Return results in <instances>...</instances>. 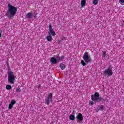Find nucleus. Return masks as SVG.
Instances as JSON below:
<instances>
[{
	"instance_id": "nucleus-1",
	"label": "nucleus",
	"mask_w": 124,
	"mask_h": 124,
	"mask_svg": "<svg viewBox=\"0 0 124 124\" xmlns=\"http://www.w3.org/2000/svg\"><path fill=\"white\" fill-rule=\"evenodd\" d=\"M17 14V7L8 3V9L5 14V16H7L9 19L14 18L15 15Z\"/></svg>"
},
{
	"instance_id": "nucleus-2",
	"label": "nucleus",
	"mask_w": 124,
	"mask_h": 124,
	"mask_svg": "<svg viewBox=\"0 0 124 124\" xmlns=\"http://www.w3.org/2000/svg\"><path fill=\"white\" fill-rule=\"evenodd\" d=\"M6 63L7 64L8 71V82L10 83V84H14V81H15V79H16V76L14 75V73L11 71L10 69V67L9 66V63L8 62H6Z\"/></svg>"
},
{
	"instance_id": "nucleus-3",
	"label": "nucleus",
	"mask_w": 124,
	"mask_h": 124,
	"mask_svg": "<svg viewBox=\"0 0 124 124\" xmlns=\"http://www.w3.org/2000/svg\"><path fill=\"white\" fill-rule=\"evenodd\" d=\"M100 96V95H99L98 93H95L94 94L92 95L91 96L92 100L94 102H102V103H103V102H105L106 100L103 98V97L99 98Z\"/></svg>"
},
{
	"instance_id": "nucleus-4",
	"label": "nucleus",
	"mask_w": 124,
	"mask_h": 124,
	"mask_svg": "<svg viewBox=\"0 0 124 124\" xmlns=\"http://www.w3.org/2000/svg\"><path fill=\"white\" fill-rule=\"evenodd\" d=\"M103 75L104 76H112L113 75V71H112V67L109 66L108 68L106 69L103 72Z\"/></svg>"
},
{
	"instance_id": "nucleus-5",
	"label": "nucleus",
	"mask_w": 124,
	"mask_h": 124,
	"mask_svg": "<svg viewBox=\"0 0 124 124\" xmlns=\"http://www.w3.org/2000/svg\"><path fill=\"white\" fill-rule=\"evenodd\" d=\"M82 59L86 63H89L92 62V58L89 55V53L87 51L84 53Z\"/></svg>"
},
{
	"instance_id": "nucleus-6",
	"label": "nucleus",
	"mask_w": 124,
	"mask_h": 124,
	"mask_svg": "<svg viewBox=\"0 0 124 124\" xmlns=\"http://www.w3.org/2000/svg\"><path fill=\"white\" fill-rule=\"evenodd\" d=\"M51 102H53V96L52 93H50L48 96L46 97L45 103L47 105H49Z\"/></svg>"
},
{
	"instance_id": "nucleus-7",
	"label": "nucleus",
	"mask_w": 124,
	"mask_h": 124,
	"mask_svg": "<svg viewBox=\"0 0 124 124\" xmlns=\"http://www.w3.org/2000/svg\"><path fill=\"white\" fill-rule=\"evenodd\" d=\"M77 120L78 123H81L84 120V117L81 113H78L77 115Z\"/></svg>"
},
{
	"instance_id": "nucleus-8",
	"label": "nucleus",
	"mask_w": 124,
	"mask_h": 124,
	"mask_svg": "<svg viewBox=\"0 0 124 124\" xmlns=\"http://www.w3.org/2000/svg\"><path fill=\"white\" fill-rule=\"evenodd\" d=\"M55 58L54 57L51 58V59L50 60V62H51V64H57V63H58V62H59V60H58V59H57L56 56H55Z\"/></svg>"
},
{
	"instance_id": "nucleus-9",
	"label": "nucleus",
	"mask_w": 124,
	"mask_h": 124,
	"mask_svg": "<svg viewBox=\"0 0 124 124\" xmlns=\"http://www.w3.org/2000/svg\"><path fill=\"white\" fill-rule=\"evenodd\" d=\"M48 28L50 31L49 33H50V34H51V35L53 36L56 35V32H55V31H54V30H53V28H52V25L50 24L48 26Z\"/></svg>"
},
{
	"instance_id": "nucleus-10",
	"label": "nucleus",
	"mask_w": 124,
	"mask_h": 124,
	"mask_svg": "<svg viewBox=\"0 0 124 124\" xmlns=\"http://www.w3.org/2000/svg\"><path fill=\"white\" fill-rule=\"evenodd\" d=\"M56 58L57 60H58V62H60V61H63V59H64V56H62L61 57H60L59 54H57L56 55Z\"/></svg>"
},
{
	"instance_id": "nucleus-11",
	"label": "nucleus",
	"mask_w": 124,
	"mask_h": 124,
	"mask_svg": "<svg viewBox=\"0 0 124 124\" xmlns=\"http://www.w3.org/2000/svg\"><path fill=\"white\" fill-rule=\"evenodd\" d=\"M105 107H104V105H101L98 106V108L100 111H103L105 109Z\"/></svg>"
},
{
	"instance_id": "nucleus-12",
	"label": "nucleus",
	"mask_w": 124,
	"mask_h": 124,
	"mask_svg": "<svg viewBox=\"0 0 124 124\" xmlns=\"http://www.w3.org/2000/svg\"><path fill=\"white\" fill-rule=\"evenodd\" d=\"M32 16V13H28L26 14V18H27V19H31V18Z\"/></svg>"
},
{
	"instance_id": "nucleus-13",
	"label": "nucleus",
	"mask_w": 124,
	"mask_h": 124,
	"mask_svg": "<svg viewBox=\"0 0 124 124\" xmlns=\"http://www.w3.org/2000/svg\"><path fill=\"white\" fill-rule=\"evenodd\" d=\"M49 36H46V40L47 41H52V36H51V34L48 33Z\"/></svg>"
},
{
	"instance_id": "nucleus-14",
	"label": "nucleus",
	"mask_w": 124,
	"mask_h": 124,
	"mask_svg": "<svg viewBox=\"0 0 124 124\" xmlns=\"http://www.w3.org/2000/svg\"><path fill=\"white\" fill-rule=\"evenodd\" d=\"M86 5V0H81V7H84Z\"/></svg>"
},
{
	"instance_id": "nucleus-15",
	"label": "nucleus",
	"mask_w": 124,
	"mask_h": 124,
	"mask_svg": "<svg viewBox=\"0 0 124 124\" xmlns=\"http://www.w3.org/2000/svg\"><path fill=\"white\" fill-rule=\"evenodd\" d=\"M60 67L62 70H63V69H65V65L62 63H60Z\"/></svg>"
},
{
	"instance_id": "nucleus-16",
	"label": "nucleus",
	"mask_w": 124,
	"mask_h": 124,
	"mask_svg": "<svg viewBox=\"0 0 124 124\" xmlns=\"http://www.w3.org/2000/svg\"><path fill=\"white\" fill-rule=\"evenodd\" d=\"M69 119L71 120V121H74L75 120V116L71 114L69 116Z\"/></svg>"
},
{
	"instance_id": "nucleus-17",
	"label": "nucleus",
	"mask_w": 124,
	"mask_h": 124,
	"mask_svg": "<svg viewBox=\"0 0 124 124\" xmlns=\"http://www.w3.org/2000/svg\"><path fill=\"white\" fill-rule=\"evenodd\" d=\"M98 3V0H93V4L94 5H96Z\"/></svg>"
},
{
	"instance_id": "nucleus-18",
	"label": "nucleus",
	"mask_w": 124,
	"mask_h": 124,
	"mask_svg": "<svg viewBox=\"0 0 124 124\" xmlns=\"http://www.w3.org/2000/svg\"><path fill=\"white\" fill-rule=\"evenodd\" d=\"M6 90H11V85H7L6 86Z\"/></svg>"
},
{
	"instance_id": "nucleus-19",
	"label": "nucleus",
	"mask_w": 124,
	"mask_h": 124,
	"mask_svg": "<svg viewBox=\"0 0 124 124\" xmlns=\"http://www.w3.org/2000/svg\"><path fill=\"white\" fill-rule=\"evenodd\" d=\"M11 104L13 106L16 104V101L15 100H12L11 102Z\"/></svg>"
},
{
	"instance_id": "nucleus-20",
	"label": "nucleus",
	"mask_w": 124,
	"mask_h": 124,
	"mask_svg": "<svg viewBox=\"0 0 124 124\" xmlns=\"http://www.w3.org/2000/svg\"><path fill=\"white\" fill-rule=\"evenodd\" d=\"M81 64H82L83 66H86V64H87L86 62H85V61H84L83 60H82L81 61Z\"/></svg>"
},
{
	"instance_id": "nucleus-21",
	"label": "nucleus",
	"mask_w": 124,
	"mask_h": 124,
	"mask_svg": "<svg viewBox=\"0 0 124 124\" xmlns=\"http://www.w3.org/2000/svg\"><path fill=\"white\" fill-rule=\"evenodd\" d=\"M21 91H22L20 88H17L16 89V92L17 93H20V92H21Z\"/></svg>"
},
{
	"instance_id": "nucleus-22",
	"label": "nucleus",
	"mask_w": 124,
	"mask_h": 124,
	"mask_svg": "<svg viewBox=\"0 0 124 124\" xmlns=\"http://www.w3.org/2000/svg\"><path fill=\"white\" fill-rule=\"evenodd\" d=\"M12 108H13V105L11 104H10L9 105V109H12Z\"/></svg>"
},
{
	"instance_id": "nucleus-23",
	"label": "nucleus",
	"mask_w": 124,
	"mask_h": 124,
	"mask_svg": "<svg viewBox=\"0 0 124 124\" xmlns=\"http://www.w3.org/2000/svg\"><path fill=\"white\" fill-rule=\"evenodd\" d=\"M105 56H106V51H104L102 54L103 58H105Z\"/></svg>"
},
{
	"instance_id": "nucleus-24",
	"label": "nucleus",
	"mask_w": 124,
	"mask_h": 124,
	"mask_svg": "<svg viewBox=\"0 0 124 124\" xmlns=\"http://www.w3.org/2000/svg\"><path fill=\"white\" fill-rule=\"evenodd\" d=\"M119 2L121 3V4L124 3V0H119Z\"/></svg>"
},
{
	"instance_id": "nucleus-25",
	"label": "nucleus",
	"mask_w": 124,
	"mask_h": 124,
	"mask_svg": "<svg viewBox=\"0 0 124 124\" xmlns=\"http://www.w3.org/2000/svg\"><path fill=\"white\" fill-rule=\"evenodd\" d=\"M89 104H90L91 105H93V101L90 102Z\"/></svg>"
},
{
	"instance_id": "nucleus-26",
	"label": "nucleus",
	"mask_w": 124,
	"mask_h": 124,
	"mask_svg": "<svg viewBox=\"0 0 124 124\" xmlns=\"http://www.w3.org/2000/svg\"><path fill=\"white\" fill-rule=\"evenodd\" d=\"M76 113V111H73V112L72 113V115H73L74 116V115H75Z\"/></svg>"
},
{
	"instance_id": "nucleus-27",
	"label": "nucleus",
	"mask_w": 124,
	"mask_h": 124,
	"mask_svg": "<svg viewBox=\"0 0 124 124\" xmlns=\"http://www.w3.org/2000/svg\"><path fill=\"white\" fill-rule=\"evenodd\" d=\"M96 111L97 112H98L99 111H100V110L98 109V108H97V109H96Z\"/></svg>"
},
{
	"instance_id": "nucleus-28",
	"label": "nucleus",
	"mask_w": 124,
	"mask_h": 124,
	"mask_svg": "<svg viewBox=\"0 0 124 124\" xmlns=\"http://www.w3.org/2000/svg\"><path fill=\"white\" fill-rule=\"evenodd\" d=\"M41 86V85H40V84L39 85V86H38V89H39V88H40Z\"/></svg>"
},
{
	"instance_id": "nucleus-29",
	"label": "nucleus",
	"mask_w": 124,
	"mask_h": 124,
	"mask_svg": "<svg viewBox=\"0 0 124 124\" xmlns=\"http://www.w3.org/2000/svg\"><path fill=\"white\" fill-rule=\"evenodd\" d=\"M0 37H1V33H0Z\"/></svg>"
}]
</instances>
